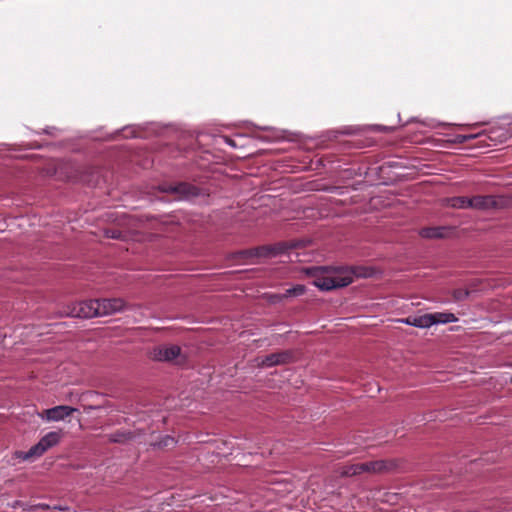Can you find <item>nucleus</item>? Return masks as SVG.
Returning a JSON list of instances; mask_svg holds the SVG:
<instances>
[{"label": "nucleus", "instance_id": "f3484780", "mask_svg": "<svg viewBox=\"0 0 512 512\" xmlns=\"http://www.w3.org/2000/svg\"><path fill=\"white\" fill-rule=\"evenodd\" d=\"M450 206L456 209L471 208V201L466 196H456L449 199Z\"/></svg>", "mask_w": 512, "mask_h": 512}, {"label": "nucleus", "instance_id": "bb28decb", "mask_svg": "<svg viewBox=\"0 0 512 512\" xmlns=\"http://www.w3.org/2000/svg\"><path fill=\"white\" fill-rule=\"evenodd\" d=\"M11 507H12V508H14V509H15V508H17V507H23V509H24V510H28V511L32 510V507H30V508H26V507L24 506V503H23L22 501H20V500H16V501H14V502L11 504Z\"/></svg>", "mask_w": 512, "mask_h": 512}, {"label": "nucleus", "instance_id": "f8f14e48", "mask_svg": "<svg viewBox=\"0 0 512 512\" xmlns=\"http://www.w3.org/2000/svg\"><path fill=\"white\" fill-rule=\"evenodd\" d=\"M76 408L67 405H59L45 410L46 419L49 421H60L70 416Z\"/></svg>", "mask_w": 512, "mask_h": 512}, {"label": "nucleus", "instance_id": "7c9ffc66", "mask_svg": "<svg viewBox=\"0 0 512 512\" xmlns=\"http://www.w3.org/2000/svg\"><path fill=\"white\" fill-rule=\"evenodd\" d=\"M37 507H40V508H42V509H47V508H49V506H48V505H46V504H39Z\"/></svg>", "mask_w": 512, "mask_h": 512}, {"label": "nucleus", "instance_id": "7ed1b4c3", "mask_svg": "<svg viewBox=\"0 0 512 512\" xmlns=\"http://www.w3.org/2000/svg\"><path fill=\"white\" fill-rule=\"evenodd\" d=\"M397 467L398 461L396 459L374 460L344 466L341 471V476L351 477L362 473L384 474L395 471Z\"/></svg>", "mask_w": 512, "mask_h": 512}, {"label": "nucleus", "instance_id": "dca6fc26", "mask_svg": "<svg viewBox=\"0 0 512 512\" xmlns=\"http://www.w3.org/2000/svg\"><path fill=\"white\" fill-rule=\"evenodd\" d=\"M305 292V285L297 284L292 288L287 289L283 294H273V298L285 299L289 297H297L303 295Z\"/></svg>", "mask_w": 512, "mask_h": 512}, {"label": "nucleus", "instance_id": "6ab92c4d", "mask_svg": "<svg viewBox=\"0 0 512 512\" xmlns=\"http://www.w3.org/2000/svg\"><path fill=\"white\" fill-rule=\"evenodd\" d=\"M429 316L428 314L420 315V316H413L412 319V326L417 328H429Z\"/></svg>", "mask_w": 512, "mask_h": 512}, {"label": "nucleus", "instance_id": "c756f323", "mask_svg": "<svg viewBox=\"0 0 512 512\" xmlns=\"http://www.w3.org/2000/svg\"><path fill=\"white\" fill-rule=\"evenodd\" d=\"M282 300H283V299L273 298V295H271V296H270V301H271L272 303H274V304H275V303H278V302H280V301H282Z\"/></svg>", "mask_w": 512, "mask_h": 512}, {"label": "nucleus", "instance_id": "aec40b11", "mask_svg": "<svg viewBox=\"0 0 512 512\" xmlns=\"http://www.w3.org/2000/svg\"><path fill=\"white\" fill-rule=\"evenodd\" d=\"M359 132V129L358 128H355V127H344L343 129H340V130H331L329 131V135L330 137H337L338 135H354V134H357Z\"/></svg>", "mask_w": 512, "mask_h": 512}, {"label": "nucleus", "instance_id": "39448f33", "mask_svg": "<svg viewBox=\"0 0 512 512\" xmlns=\"http://www.w3.org/2000/svg\"><path fill=\"white\" fill-rule=\"evenodd\" d=\"M97 307H99V304H97L96 299L79 301L63 307L60 311V316L82 319L101 317Z\"/></svg>", "mask_w": 512, "mask_h": 512}, {"label": "nucleus", "instance_id": "b1692460", "mask_svg": "<svg viewBox=\"0 0 512 512\" xmlns=\"http://www.w3.org/2000/svg\"><path fill=\"white\" fill-rule=\"evenodd\" d=\"M174 187H175V184H161L158 186V189L162 193L175 195V192L171 191V189Z\"/></svg>", "mask_w": 512, "mask_h": 512}, {"label": "nucleus", "instance_id": "4be33fe9", "mask_svg": "<svg viewBox=\"0 0 512 512\" xmlns=\"http://www.w3.org/2000/svg\"><path fill=\"white\" fill-rule=\"evenodd\" d=\"M470 293L471 292L467 289L458 288L452 291V297L455 301L459 302L466 300L470 296Z\"/></svg>", "mask_w": 512, "mask_h": 512}, {"label": "nucleus", "instance_id": "f03ea898", "mask_svg": "<svg viewBox=\"0 0 512 512\" xmlns=\"http://www.w3.org/2000/svg\"><path fill=\"white\" fill-rule=\"evenodd\" d=\"M62 170L68 181L89 187H97L103 180L102 170L98 167L68 164Z\"/></svg>", "mask_w": 512, "mask_h": 512}, {"label": "nucleus", "instance_id": "412c9836", "mask_svg": "<svg viewBox=\"0 0 512 512\" xmlns=\"http://www.w3.org/2000/svg\"><path fill=\"white\" fill-rule=\"evenodd\" d=\"M104 236L106 238H110V239H117V240L125 239V234L121 230L115 229V228L105 229Z\"/></svg>", "mask_w": 512, "mask_h": 512}, {"label": "nucleus", "instance_id": "f257e3e1", "mask_svg": "<svg viewBox=\"0 0 512 512\" xmlns=\"http://www.w3.org/2000/svg\"><path fill=\"white\" fill-rule=\"evenodd\" d=\"M365 267L314 266L305 269L306 275L313 278L312 284L321 291L343 288L353 282L354 276L368 277L371 274Z\"/></svg>", "mask_w": 512, "mask_h": 512}, {"label": "nucleus", "instance_id": "cd10ccee", "mask_svg": "<svg viewBox=\"0 0 512 512\" xmlns=\"http://www.w3.org/2000/svg\"><path fill=\"white\" fill-rule=\"evenodd\" d=\"M376 130L380 132H391L394 129L392 127L378 125L376 126Z\"/></svg>", "mask_w": 512, "mask_h": 512}, {"label": "nucleus", "instance_id": "393cba45", "mask_svg": "<svg viewBox=\"0 0 512 512\" xmlns=\"http://www.w3.org/2000/svg\"><path fill=\"white\" fill-rule=\"evenodd\" d=\"M237 256H239L241 258H252V257H255V252L253 251V248L246 249V250L239 251L237 253Z\"/></svg>", "mask_w": 512, "mask_h": 512}, {"label": "nucleus", "instance_id": "9d476101", "mask_svg": "<svg viewBox=\"0 0 512 512\" xmlns=\"http://www.w3.org/2000/svg\"><path fill=\"white\" fill-rule=\"evenodd\" d=\"M99 304L98 310L101 316L111 315L125 309V301L122 298L96 299Z\"/></svg>", "mask_w": 512, "mask_h": 512}, {"label": "nucleus", "instance_id": "423d86ee", "mask_svg": "<svg viewBox=\"0 0 512 512\" xmlns=\"http://www.w3.org/2000/svg\"><path fill=\"white\" fill-rule=\"evenodd\" d=\"M298 247V243L291 242H279L273 245H264L253 248L255 257L258 258H273L286 253L288 250Z\"/></svg>", "mask_w": 512, "mask_h": 512}, {"label": "nucleus", "instance_id": "5701e85b", "mask_svg": "<svg viewBox=\"0 0 512 512\" xmlns=\"http://www.w3.org/2000/svg\"><path fill=\"white\" fill-rule=\"evenodd\" d=\"M174 444H175V439L169 435H166L159 442L154 443L153 446L158 447V448H165V447H168V446L174 445Z\"/></svg>", "mask_w": 512, "mask_h": 512}, {"label": "nucleus", "instance_id": "a211bd4d", "mask_svg": "<svg viewBox=\"0 0 512 512\" xmlns=\"http://www.w3.org/2000/svg\"><path fill=\"white\" fill-rule=\"evenodd\" d=\"M479 135L480 134H456L452 138L448 139L447 142L450 144H463L477 138Z\"/></svg>", "mask_w": 512, "mask_h": 512}, {"label": "nucleus", "instance_id": "9b49d317", "mask_svg": "<svg viewBox=\"0 0 512 512\" xmlns=\"http://www.w3.org/2000/svg\"><path fill=\"white\" fill-rule=\"evenodd\" d=\"M471 208L477 210H489L499 207L497 197L493 195H477L470 198Z\"/></svg>", "mask_w": 512, "mask_h": 512}, {"label": "nucleus", "instance_id": "c85d7f7f", "mask_svg": "<svg viewBox=\"0 0 512 512\" xmlns=\"http://www.w3.org/2000/svg\"><path fill=\"white\" fill-rule=\"evenodd\" d=\"M412 319H413V316H408L407 318L405 319H402L400 320L402 323L406 324V325H410L412 326Z\"/></svg>", "mask_w": 512, "mask_h": 512}, {"label": "nucleus", "instance_id": "0eeeda50", "mask_svg": "<svg viewBox=\"0 0 512 512\" xmlns=\"http://www.w3.org/2000/svg\"><path fill=\"white\" fill-rule=\"evenodd\" d=\"M175 192L177 200L190 201L200 196H208L209 193L206 189L200 188L188 182H177L175 187L171 189Z\"/></svg>", "mask_w": 512, "mask_h": 512}, {"label": "nucleus", "instance_id": "20e7f679", "mask_svg": "<svg viewBox=\"0 0 512 512\" xmlns=\"http://www.w3.org/2000/svg\"><path fill=\"white\" fill-rule=\"evenodd\" d=\"M62 438L61 431H51L45 434L35 445L28 451H16L15 457L23 461L38 458L47 450L59 444Z\"/></svg>", "mask_w": 512, "mask_h": 512}, {"label": "nucleus", "instance_id": "4468645a", "mask_svg": "<svg viewBox=\"0 0 512 512\" xmlns=\"http://www.w3.org/2000/svg\"><path fill=\"white\" fill-rule=\"evenodd\" d=\"M134 438V432L128 430H117L107 435V439L110 443L125 444Z\"/></svg>", "mask_w": 512, "mask_h": 512}, {"label": "nucleus", "instance_id": "2eb2a0df", "mask_svg": "<svg viewBox=\"0 0 512 512\" xmlns=\"http://www.w3.org/2000/svg\"><path fill=\"white\" fill-rule=\"evenodd\" d=\"M446 231L447 228L442 226L425 227L420 230L419 235L426 239H441L445 237Z\"/></svg>", "mask_w": 512, "mask_h": 512}, {"label": "nucleus", "instance_id": "6e6552de", "mask_svg": "<svg viewBox=\"0 0 512 512\" xmlns=\"http://www.w3.org/2000/svg\"><path fill=\"white\" fill-rule=\"evenodd\" d=\"M293 361V352L290 350H284L280 352H275L268 354L260 359V362L257 363L259 368H269L279 365L289 364Z\"/></svg>", "mask_w": 512, "mask_h": 512}, {"label": "nucleus", "instance_id": "1a4fd4ad", "mask_svg": "<svg viewBox=\"0 0 512 512\" xmlns=\"http://www.w3.org/2000/svg\"><path fill=\"white\" fill-rule=\"evenodd\" d=\"M181 354V348L178 345H159L154 347L151 352V358L159 362H171Z\"/></svg>", "mask_w": 512, "mask_h": 512}, {"label": "nucleus", "instance_id": "ddd939ff", "mask_svg": "<svg viewBox=\"0 0 512 512\" xmlns=\"http://www.w3.org/2000/svg\"><path fill=\"white\" fill-rule=\"evenodd\" d=\"M428 316L430 327L435 324H447L458 321V318L455 316V314L450 312L429 313Z\"/></svg>", "mask_w": 512, "mask_h": 512}, {"label": "nucleus", "instance_id": "a878e982", "mask_svg": "<svg viewBox=\"0 0 512 512\" xmlns=\"http://www.w3.org/2000/svg\"><path fill=\"white\" fill-rule=\"evenodd\" d=\"M222 139H223V140H224V142H225L226 144H228L229 146L234 147V148H236V147H237V144H236L235 140H234V139H232L231 137H229V136H223V137H222Z\"/></svg>", "mask_w": 512, "mask_h": 512}]
</instances>
